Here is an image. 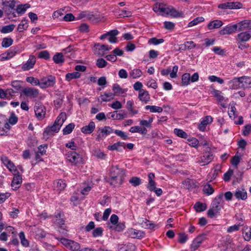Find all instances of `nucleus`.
<instances>
[{
	"mask_svg": "<svg viewBox=\"0 0 251 251\" xmlns=\"http://www.w3.org/2000/svg\"><path fill=\"white\" fill-rule=\"evenodd\" d=\"M111 177L110 184L114 187H119L124 181L125 172L118 166H112L110 170Z\"/></svg>",
	"mask_w": 251,
	"mask_h": 251,
	"instance_id": "obj_1",
	"label": "nucleus"
},
{
	"mask_svg": "<svg viewBox=\"0 0 251 251\" xmlns=\"http://www.w3.org/2000/svg\"><path fill=\"white\" fill-rule=\"evenodd\" d=\"M66 155L67 160L72 163H74L75 165L82 163L83 162V157L82 155L75 151H69Z\"/></svg>",
	"mask_w": 251,
	"mask_h": 251,
	"instance_id": "obj_2",
	"label": "nucleus"
},
{
	"mask_svg": "<svg viewBox=\"0 0 251 251\" xmlns=\"http://www.w3.org/2000/svg\"><path fill=\"white\" fill-rule=\"evenodd\" d=\"M40 87L42 89H45L53 87L56 83L55 77L53 75H48L43 77L40 80Z\"/></svg>",
	"mask_w": 251,
	"mask_h": 251,
	"instance_id": "obj_3",
	"label": "nucleus"
},
{
	"mask_svg": "<svg viewBox=\"0 0 251 251\" xmlns=\"http://www.w3.org/2000/svg\"><path fill=\"white\" fill-rule=\"evenodd\" d=\"M34 111L37 118L41 120L44 119L46 115V108L41 103H36L34 106Z\"/></svg>",
	"mask_w": 251,
	"mask_h": 251,
	"instance_id": "obj_4",
	"label": "nucleus"
},
{
	"mask_svg": "<svg viewBox=\"0 0 251 251\" xmlns=\"http://www.w3.org/2000/svg\"><path fill=\"white\" fill-rule=\"evenodd\" d=\"M243 4L240 2H227L220 4L218 7L220 9H240L242 8Z\"/></svg>",
	"mask_w": 251,
	"mask_h": 251,
	"instance_id": "obj_5",
	"label": "nucleus"
},
{
	"mask_svg": "<svg viewBox=\"0 0 251 251\" xmlns=\"http://www.w3.org/2000/svg\"><path fill=\"white\" fill-rule=\"evenodd\" d=\"M23 94L30 98H36L39 94V90L33 87H25L22 90Z\"/></svg>",
	"mask_w": 251,
	"mask_h": 251,
	"instance_id": "obj_6",
	"label": "nucleus"
},
{
	"mask_svg": "<svg viewBox=\"0 0 251 251\" xmlns=\"http://www.w3.org/2000/svg\"><path fill=\"white\" fill-rule=\"evenodd\" d=\"M14 172V177L11 182V186L13 187L14 190H17L20 187V184L22 182L21 175L18 172Z\"/></svg>",
	"mask_w": 251,
	"mask_h": 251,
	"instance_id": "obj_7",
	"label": "nucleus"
},
{
	"mask_svg": "<svg viewBox=\"0 0 251 251\" xmlns=\"http://www.w3.org/2000/svg\"><path fill=\"white\" fill-rule=\"evenodd\" d=\"M210 148L207 147L205 152L203 153V156L201 157V162L203 163V165H205L211 162L214 156L210 151Z\"/></svg>",
	"mask_w": 251,
	"mask_h": 251,
	"instance_id": "obj_8",
	"label": "nucleus"
},
{
	"mask_svg": "<svg viewBox=\"0 0 251 251\" xmlns=\"http://www.w3.org/2000/svg\"><path fill=\"white\" fill-rule=\"evenodd\" d=\"M237 31V25H227L219 31V33L221 35H225L226 34H232Z\"/></svg>",
	"mask_w": 251,
	"mask_h": 251,
	"instance_id": "obj_9",
	"label": "nucleus"
},
{
	"mask_svg": "<svg viewBox=\"0 0 251 251\" xmlns=\"http://www.w3.org/2000/svg\"><path fill=\"white\" fill-rule=\"evenodd\" d=\"M60 128L54 123L53 125L51 126H48L44 131V136L47 138L48 136H52L53 133H57L59 131Z\"/></svg>",
	"mask_w": 251,
	"mask_h": 251,
	"instance_id": "obj_10",
	"label": "nucleus"
},
{
	"mask_svg": "<svg viewBox=\"0 0 251 251\" xmlns=\"http://www.w3.org/2000/svg\"><path fill=\"white\" fill-rule=\"evenodd\" d=\"M205 236L204 234H201L194 240L190 247L192 251H194L200 247L201 244L205 240Z\"/></svg>",
	"mask_w": 251,
	"mask_h": 251,
	"instance_id": "obj_11",
	"label": "nucleus"
},
{
	"mask_svg": "<svg viewBox=\"0 0 251 251\" xmlns=\"http://www.w3.org/2000/svg\"><path fill=\"white\" fill-rule=\"evenodd\" d=\"M36 60L35 56L30 55L27 62L22 66L23 70L28 71L33 68L36 63Z\"/></svg>",
	"mask_w": 251,
	"mask_h": 251,
	"instance_id": "obj_12",
	"label": "nucleus"
},
{
	"mask_svg": "<svg viewBox=\"0 0 251 251\" xmlns=\"http://www.w3.org/2000/svg\"><path fill=\"white\" fill-rule=\"evenodd\" d=\"M237 25L238 31H243L248 29L251 32V21L244 20L236 24Z\"/></svg>",
	"mask_w": 251,
	"mask_h": 251,
	"instance_id": "obj_13",
	"label": "nucleus"
},
{
	"mask_svg": "<svg viewBox=\"0 0 251 251\" xmlns=\"http://www.w3.org/2000/svg\"><path fill=\"white\" fill-rule=\"evenodd\" d=\"M250 32V31H248L238 34L236 37V40L238 41V43L248 41L251 38V35Z\"/></svg>",
	"mask_w": 251,
	"mask_h": 251,
	"instance_id": "obj_14",
	"label": "nucleus"
},
{
	"mask_svg": "<svg viewBox=\"0 0 251 251\" xmlns=\"http://www.w3.org/2000/svg\"><path fill=\"white\" fill-rule=\"evenodd\" d=\"M100 133L98 135L97 139L100 140L105 137L108 134L113 132V129L108 126H105L102 129H99Z\"/></svg>",
	"mask_w": 251,
	"mask_h": 251,
	"instance_id": "obj_15",
	"label": "nucleus"
},
{
	"mask_svg": "<svg viewBox=\"0 0 251 251\" xmlns=\"http://www.w3.org/2000/svg\"><path fill=\"white\" fill-rule=\"evenodd\" d=\"M136 246L132 243H128L125 244H119L117 251H135Z\"/></svg>",
	"mask_w": 251,
	"mask_h": 251,
	"instance_id": "obj_16",
	"label": "nucleus"
},
{
	"mask_svg": "<svg viewBox=\"0 0 251 251\" xmlns=\"http://www.w3.org/2000/svg\"><path fill=\"white\" fill-rule=\"evenodd\" d=\"M1 160L2 163L7 167L11 172H17V169L14 164L7 157L2 155L1 157Z\"/></svg>",
	"mask_w": 251,
	"mask_h": 251,
	"instance_id": "obj_17",
	"label": "nucleus"
},
{
	"mask_svg": "<svg viewBox=\"0 0 251 251\" xmlns=\"http://www.w3.org/2000/svg\"><path fill=\"white\" fill-rule=\"evenodd\" d=\"M95 128V124L94 122H90L88 125L83 126L81 131L84 134H90L93 132Z\"/></svg>",
	"mask_w": 251,
	"mask_h": 251,
	"instance_id": "obj_18",
	"label": "nucleus"
},
{
	"mask_svg": "<svg viewBox=\"0 0 251 251\" xmlns=\"http://www.w3.org/2000/svg\"><path fill=\"white\" fill-rule=\"evenodd\" d=\"M212 118L210 116H207L204 117L203 120L201 121L200 124L199 126V129L200 130L203 131L205 129V126L210 124L212 122Z\"/></svg>",
	"mask_w": 251,
	"mask_h": 251,
	"instance_id": "obj_19",
	"label": "nucleus"
},
{
	"mask_svg": "<svg viewBox=\"0 0 251 251\" xmlns=\"http://www.w3.org/2000/svg\"><path fill=\"white\" fill-rule=\"evenodd\" d=\"M223 25V22L220 20H215L211 21L207 25V28L209 30H212L216 28H218L221 27Z\"/></svg>",
	"mask_w": 251,
	"mask_h": 251,
	"instance_id": "obj_20",
	"label": "nucleus"
},
{
	"mask_svg": "<svg viewBox=\"0 0 251 251\" xmlns=\"http://www.w3.org/2000/svg\"><path fill=\"white\" fill-rule=\"evenodd\" d=\"M139 99L145 103H147L150 100V97L148 91L142 90L139 92Z\"/></svg>",
	"mask_w": 251,
	"mask_h": 251,
	"instance_id": "obj_21",
	"label": "nucleus"
},
{
	"mask_svg": "<svg viewBox=\"0 0 251 251\" xmlns=\"http://www.w3.org/2000/svg\"><path fill=\"white\" fill-rule=\"evenodd\" d=\"M240 80V86L241 88H248L251 84V78L248 76H242L239 77Z\"/></svg>",
	"mask_w": 251,
	"mask_h": 251,
	"instance_id": "obj_22",
	"label": "nucleus"
},
{
	"mask_svg": "<svg viewBox=\"0 0 251 251\" xmlns=\"http://www.w3.org/2000/svg\"><path fill=\"white\" fill-rule=\"evenodd\" d=\"M67 119L66 114L65 112H61L57 117L56 120L54 122L55 125H57L60 128H61L62 125Z\"/></svg>",
	"mask_w": 251,
	"mask_h": 251,
	"instance_id": "obj_23",
	"label": "nucleus"
},
{
	"mask_svg": "<svg viewBox=\"0 0 251 251\" xmlns=\"http://www.w3.org/2000/svg\"><path fill=\"white\" fill-rule=\"evenodd\" d=\"M119 33V31L117 29H114L108 32V41L111 43H116L118 42V39L116 36Z\"/></svg>",
	"mask_w": 251,
	"mask_h": 251,
	"instance_id": "obj_24",
	"label": "nucleus"
},
{
	"mask_svg": "<svg viewBox=\"0 0 251 251\" xmlns=\"http://www.w3.org/2000/svg\"><path fill=\"white\" fill-rule=\"evenodd\" d=\"M53 184L54 186L57 188V190L59 192L64 190L67 185L65 181L61 179L54 181Z\"/></svg>",
	"mask_w": 251,
	"mask_h": 251,
	"instance_id": "obj_25",
	"label": "nucleus"
},
{
	"mask_svg": "<svg viewBox=\"0 0 251 251\" xmlns=\"http://www.w3.org/2000/svg\"><path fill=\"white\" fill-rule=\"evenodd\" d=\"M229 83L230 84L229 88L231 89L241 88L239 77L234 78L232 80L230 81Z\"/></svg>",
	"mask_w": 251,
	"mask_h": 251,
	"instance_id": "obj_26",
	"label": "nucleus"
},
{
	"mask_svg": "<svg viewBox=\"0 0 251 251\" xmlns=\"http://www.w3.org/2000/svg\"><path fill=\"white\" fill-rule=\"evenodd\" d=\"M235 196L237 199L245 200L247 198V194L244 189H237L235 193Z\"/></svg>",
	"mask_w": 251,
	"mask_h": 251,
	"instance_id": "obj_27",
	"label": "nucleus"
},
{
	"mask_svg": "<svg viewBox=\"0 0 251 251\" xmlns=\"http://www.w3.org/2000/svg\"><path fill=\"white\" fill-rule=\"evenodd\" d=\"M28 26V20L25 18H24L22 20L20 24H19L17 30L19 32H23L24 30H26Z\"/></svg>",
	"mask_w": 251,
	"mask_h": 251,
	"instance_id": "obj_28",
	"label": "nucleus"
},
{
	"mask_svg": "<svg viewBox=\"0 0 251 251\" xmlns=\"http://www.w3.org/2000/svg\"><path fill=\"white\" fill-rule=\"evenodd\" d=\"M30 5L28 3L19 4L17 6L16 10L19 14H23L25 13L26 9L30 7Z\"/></svg>",
	"mask_w": 251,
	"mask_h": 251,
	"instance_id": "obj_29",
	"label": "nucleus"
},
{
	"mask_svg": "<svg viewBox=\"0 0 251 251\" xmlns=\"http://www.w3.org/2000/svg\"><path fill=\"white\" fill-rule=\"evenodd\" d=\"M52 60L56 64H62L64 62L63 53L61 52L56 53L52 58Z\"/></svg>",
	"mask_w": 251,
	"mask_h": 251,
	"instance_id": "obj_30",
	"label": "nucleus"
},
{
	"mask_svg": "<svg viewBox=\"0 0 251 251\" xmlns=\"http://www.w3.org/2000/svg\"><path fill=\"white\" fill-rule=\"evenodd\" d=\"M80 75V74L78 72H74L72 73H68L66 75V79L68 81H70L73 79L79 78Z\"/></svg>",
	"mask_w": 251,
	"mask_h": 251,
	"instance_id": "obj_31",
	"label": "nucleus"
},
{
	"mask_svg": "<svg viewBox=\"0 0 251 251\" xmlns=\"http://www.w3.org/2000/svg\"><path fill=\"white\" fill-rule=\"evenodd\" d=\"M145 109L147 110L149 109L151 113H161L163 111L162 107L155 105H147L145 106Z\"/></svg>",
	"mask_w": 251,
	"mask_h": 251,
	"instance_id": "obj_32",
	"label": "nucleus"
},
{
	"mask_svg": "<svg viewBox=\"0 0 251 251\" xmlns=\"http://www.w3.org/2000/svg\"><path fill=\"white\" fill-rule=\"evenodd\" d=\"M113 91L114 92V96L120 95L124 94L125 91L123 89L119 84H114L113 86Z\"/></svg>",
	"mask_w": 251,
	"mask_h": 251,
	"instance_id": "obj_33",
	"label": "nucleus"
},
{
	"mask_svg": "<svg viewBox=\"0 0 251 251\" xmlns=\"http://www.w3.org/2000/svg\"><path fill=\"white\" fill-rule=\"evenodd\" d=\"M194 208L197 212H201L206 210L207 206L205 203L197 202L195 204Z\"/></svg>",
	"mask_w": 251,
	"mask_h": 251,
	"instance_id": "obj_34",
	"label": "nucleus"
},
{
	"mask_svg": "<svg viewBox=\"0 0 251 251\" xmlns=\"http://www.w3.org/2000/svg\"><path fill=\"white\" fill-rule=\"evenodd\" d=\"M121 147H124L125 149V145L124 142H118L114 144L111 146H109L107 147V149L109 150L114 151V150H119V148Z\"/></svg>",
	"mask_w": 251,
	"mask_h": 251,
	"instance_id": "obj_35",
	"label": "nucleus"
},
{
	"mask_svg": "<svg viewBox=\"0 0 251 251\" xmlns=\"http://www.w3.org/2000/svg\"><path fill=\"white\" fill-rule=\"evenodd\" d=\"M114 94L111 92L108 93H105L103 95L100 96L102 101H108L114 99Z\"/></svg>",
	"mask_w": 251,
	"mask_h": 251,
	"instance_id": "obj_36",
	"label": "nucleus"
},
{
	"mask_svg": "<svg viewBox=\"0 0 251 251\" xmlns=\"http://www.w3.org/2000/svg\"><path fill=\"white\" fill-rule=\"evenodd\" d=\"M13 40L11 38L5 37L1 42V46L3 48H8L13 44Z\"/></svg>",
	"mask_w": 251,
	"mask_h": 251,
	"instance_id": "obj_37",
	"label": "nucleus"
},
{
	"mask_svg": "<svg viewBox=\"0 0 251 251\" xmlns=\"http://www.w3.org/2000/svg\"><path fill=\"white\" fill-rule=\"evenodd\" d=\"M243 236L246 241H249L251 238V228L244 227L243 231Z\"/></svg>",
	"mask_w": 251,
	"mask_h": 251,
	"instance_id": "obj_38",
	"label": "nucleus"
},
{
	"mask_svg": "<svg viewBox=\"0 0 251 251\" xmlns=\"http://www.w3.org/2000/svg\"><path fill=\"white\" fill-rule=\"evenodd\" d=\"M15 27V25L14 24L5 25L2 27L0 31L2 33L11 32L14 30Z\"/></svg>",
	"mask_w": 251,
	"mask_h": 251,
	"instance_id": "obj_39",
	"label": "nucleus"
},
{
	"mask_svg": "<svg viewBox=\"0 0 251 251\" xmlns=\"http://www.w3.org/2000/svg\"><path fill=\"white\" fill-rule=\"evenodd\" d=\"M202 191L204 193L206 194L207 195H211L214 192V189L212 188L211 185L210 184H206V185H205L203 187Z\"/></svg>",
	"mask_w": 251,
	"mask_h": 251,
	"instance_id": "obj_40",
	"label": "nucleus"
},
{
	"mask_svg": "<svg viewBox=\"0 0 251 251\" xmlns=\"http://www.w3.org/2000/svg\"><path fill=\"white\" fill-rule=\"evenodd\" d=\"M133 102L132 100H128L126 102V108L133 115L136 114L138 113V110H134L133 108Z\"/></svg>",
	"mask_w": 251,
	"mask_h": 251,
	"instance_id": "obj_41",
	"label": "nucleus"
},
{
	"mask_svg": "<svg viewBox=\"0 0 251 251\" xmlns=\"http://www.w3.org/2000/svg\"><path fill=\"white\" fill-rule=\"evenodd\" d=\"M129 182L131 184L132 186L136 187L141 184V180L138 177L133 176L129 179Z\"/></svg>",
	"mask_w": 251,
	"mask_h": 251,
	"instance_id": "obj_42",
	"label": "nucleus"
},
{
	"mask_svg": "<svg viewBox=\"0 0 251 251\" xmlns=\"http://www.w3.org/2000/svg\"><path fill=\"white\" fill-rule=\"evenodd\" d=\"M75 125L73 123L68 125L63 130V134L66 135L71 133L75 128Z\"/></svg>",
	"mask_w": 251,
	"mask_h": 251,
	"instance_id": "obj_43",
	"label": "nucleus"
},
{
	"mask_svg": "<svg viewBox=\"0 0 251 251\" xmlns=\"http://www.w3.org/2000/svg\"><path fill=\"white\" fill-rule=\"evenodd\" d=\"M182 83L183 85H187L189 84L190 80V74L185 73L182 75Z\"/></svg>",
	"mask_w": 251,
	"mask_h": 251,
	"instance_id": "obj_44",
	"label": "nucleus"
},
{
	"mask_svg": "<svg viewBox=\"0 0 251 251\" xmlns=\"http://www.w3.org/2000/svg\"><path fill=\"white\" fill-rule=\"evenodd\" d=\"M222 92L219 90L214 89L213 91V94L217 98L219 102H222L225 100V98L221 95Z\"/></svg>",
	"mask_w": 251,
	"mask_h": 251,
	"instance_id": "obj_45",
	"label": "nucleus"
},
{
	"mask_svg": "<svg viewBox=\"0 0 251 251\" xmlns=\"http://www.w3.org/2000/svg\"><path fill=\"white\" fill-rule=\"evenodd\" d=\"M142 74V71L139 69H134L130 73V75L133 78H137L141 76Z\"/></svg>",
	"mask_w": 251,
	"mask_h": 251,
	"instance_id": "obj_46",
	"label": "nucleus"
},
{
	"mask_svg": "<svg viewBox=\"0 0 251 251\" xmlns=\"http://www.w3.org/2000/svg\"><path fill=\"white\" fill-rule=\"evenodd\" d=\"M174 133L178 137L182 138H186L188 136L187 134L182 129L175 128Z\"/></svg>",
	"mask_w": 251,
	"mask_h": 251,
	"instance_id": "obj_47",
	"label": "nucleus"
},
{
	"mask_svg": "<svg viewBox=\"0 0 251 251\" xmlns=\"http://www.w3.org/2000/svg\"><path fill=\"white\" fill-rule=\"evenodd\" d=\"M204 19L203 17H198L195 19H194L193 21H192L191 22H190L189 24H188V26L189 27H191V26H194V25H197L198 23H200V22H202L203 21H204Z\"/></svg>",
	"mask_w": 251,
	"mask_h": 251,
	"instance_id": "obj_48",
	"label": "nucleus"
},
{
	"mask_svg": "<svg viewBox=\"0 0 251 251\" xmlns=\"http://www.w3.org/2000/svg\"><path fill=\"white\" fill-rule=\"evenodd\" d=\"M80 248V245L78 243L72 240L68 249L71 251H78Z\"/></svg>",
	"mask_w": 251,
	"mask_h": 251,
	"instance_id": "obj_49",
	"label": "nucleus"
},
{
	"mask_svg": "<svg viewBox=\"0 0 251 251\" xmlns=\"http://www.w3.org/2000/svg\"><path fill=\"white\" fill-rule=\"evenodd\" d=\"M27 82L31 84H34L35 85H39L40 86V80L33 76H28L26 78Z\"/></svg>",
	"mask_w": 251,
	"mask_h": 251,
	"instance_id": "obj_50",
	"label": "nucleus"
},
{
	"mask_svg": "<svg viewBox=\"0 0 251 251\" xmlns=\"http://www.w3.org/2000/svg\"><path fill=\"white\" fill-rule=\"evenodd\" d=\"M20 83L21 81L18 80H15L12 82L11 85L15 89V91H13V90H12V92L13 93H15L17 92L21 88L22 86Z\"/></svg>",
	"mask_w": 251,
	"mask_h": 251,
	"instance_id": "obj_51",
	"label": "nucleus"
},
{
	"mask_svg": "<svg viewBox=\"0 0 251 251\" xmlns=\"http://www.w3.org/2000/svg\"><path fill=\"white\" fill-rule=\"evenodd\" d=\"M160 8V14L163 15V14H166L168 15L169 14V8L170 7H167L166 5L163 3H161V7H159Z\"/></svg>",
	"mask_w": 251,
	"mask_h": 251,
	"instance_id": "obj_52",
	"label": "nucleus"
},
{
	"mask_svg": "<svg viewBox=\"0 0 251 251\" xmlns=\"http://www.w3.org/2000/svg\"><path fill=\"white\" fill-rule=\"evenodd\" d=\"M107 64V62L103 58H99L96 62V65L100 68H104Z\"/></svg>",
	"mask_w": 251,
	"mask_h": 251,
	"instance_id": "obj_53",
	"label": "nucleus"
},
{
	"mask_svg": "<svg viewBox=\"0 0 251 251\" xmlns=\"http://www.w3.org/2000/svg\"><path fill=\"white\" fill-rule=\"evenodd\" d=\"M18 120V118L15 114L14 112H12L8 119L9 123L13 125L17 123Z\"/></svg>",
	"mask_w": 251,
	"mask_h": 251,
	"instance_id": "obj_54",
	"label": "nucleus"
},
{
	"mask_svg": "<svg viewBox=\"0 0 251 251\" xmlns=\"http://www.w3.org/2000/svg\"><path fill=\"white\" fill-rule=\"evenodd\" d=\"M38 57L40 58L44 59L46 60H48L50 57V55L48 51L47 50H44L40 51L39 53Z\"/></svg>",
	"mask_w": 251,
	"mask_h": 251,
	"instance_id": "obj_55",
	"label": "nucleus"
},
{
	"mask_svg": "<svg viewBox=\"0 0 251 251\" xmlns=\"http://www.w3.org/2000/svg\"><path fill=\"white\" fill-rule=\"evenodd\" d=\"M188 141L190 146L195 148H198L199 144V141L196 138H193L192 139H188Z\"/></svg>",
	"mask_w": 251,
	"mask_h": 251,
	"instance_id": "obj_56",
	"label": "nucleus"
},
{
	"mask_svg": "<svg viewBox=\"0 0 251 251\" xmlns=\"http://www.w3.org/2000/svg\"><path fill=\"white\" fill-rule=\"evenodd\" d=\"M164 42L163 39H157L156 38H151L149 41V44H152L155 45H157L158 44L162 43Z\"/></svg>",
	"mask_w": 251,
	"mask_h": 251,
	"instance_id": "obj_57",
	"label": "nucleus"
},
{
	"mask_svg": "<svg viewBox=\"0 0 251 251\" xmlns=\"http://www.w3.org/2000/svg\"><path fill=\"white\" fill-rule=\"evenodd\" d=\"M63 51L67 57H71V56L74 55L73 48L71 46L64 49Z\"/></svg>",
	"mask_w": 251,
	"mask_h": 251,
	"instance_id": "obj_58",
	"label": "nucleus"
},
{
	"mask_svg": "<svg viewBox=\"0 0 251 251\" xmlns=\"http://www.w3.org/2000/svg\"><path fill=\"white\" fill-rule=\"evenodd\" d=\"M93 154L98 158L104 159L106 155L102 152H101L100 150H95L93 151Z\"/></svg>",
	"mask_w": 251,
	"mask_h": 251,
	"instance_id": "obj_59",
	"label": "nucleus"
},
{
	"mask_svg": "<svg viewBox=\"0 0 251 251\" xmlns=\"http://www.w3.org/2000/svg\"><path fill=\"white\" fill-rule=\"evenodd\" d=\"M233 174V171L232 170L229 169L228 171L224 174L223 177L224 180L225 181H229Z\"/></svg>",
	"mask_w": 251,
	"mask_h": 251,
	"instance_id": "obj_60",
	"label": "nucleus"
},
{
	"mask_svg": "<svg viewBox=\"0 0 251 251\" xmlns=\"http://www.w3.org/2000/svg\"><path fill=\"white\" fill-rule=\"evenodd\" d=\"M103 231V229L101 227H97L93 230V236L95 237L100 236L102 234Z\"/></svg>",
	"mask_w": 251,
	"mask_h": 251,
	"instance_id": "obj_61",
	"label": "nucleus"
},
{
	"mask_svg": "<svg viewBox=\"0 0 251 251\" xmlns=\"http://www.w3.org/2000/svg\"><path fill=\"white\" fill-rule=\"evenodd\" d=\"M187 240V235L184 233H179L178 234V242L181 244L184 243Z\"/></svg>",
	"mask_w": 251,
	"mask_h": 251,
	"instance_id": "obj_62",
	"label": "nucleus"
},
{
	"mask_svg": "<svg viewBox=\"0 0 251 251\" xmlns=\"http://www.w3.org/2000/svg\"><path fill=\"white\" fill-rule=\"evenodd\" d=\"M208 79L211 82L217 81L220 84H223L224 82V80L222 78L218 77L215 75L209 76Z\"/></svg>",
	"mask_w": 251,
	"mask_h": 251,
	"instance_id": "obj_63",
	"label": "nucleus"
},
{
	"mask_svg": "<svg viewBox=\"0 0 251 251\" xmlns=\"http://www.w3.org/2000/svg\"><path fill=\"white\" fill-rule=\"evenodd\" d=\"M169 11V14H170L171 16L173 17H180L181 14L179 13L176 10L174 9L173 7H170Z\"/></svg>",
	"mask_w": 251,
	"mask_h": 251,
	"instance_id": "obj_64",
	"label": "nucleus"
}]
</instances>
